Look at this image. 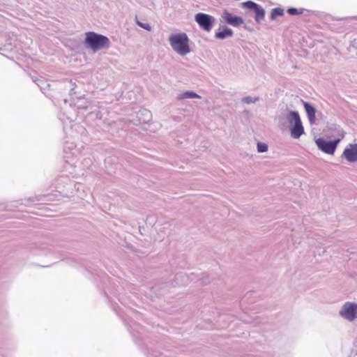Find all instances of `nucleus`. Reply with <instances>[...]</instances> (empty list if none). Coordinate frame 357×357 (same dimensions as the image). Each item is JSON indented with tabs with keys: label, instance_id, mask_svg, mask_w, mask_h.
<instances>
[{
	"label": "nucleus",
	"instance_id": "obj_16",
	"mask_svg": "<svg viewBox=\"0 0 357 357\" xmlns=\"http://www.w3.org/2000/svg\"><path fill=\"white\" fill-rule=\"evenodd\" d=\"M244 5L246 6L248 8H249L250 9H253V10H255L258 6V5L257 3H255V2L251 1L245 2Z\"/></svg>",
	"mask_w": 357,
	"mask_h": 357
},
{
	"label": "nucleus",
	"instance_id": "obj_18",
	"mask_svg": "<svg viewBox=\"0 0 357 357\" xmlns=\"http://www.w3.org/2000/svg\"><path fill=\"white\" fill-rule=\"evenodd\" d=\"M244 101H245V102H247V103H250L251 100H250V98H245L244 99Z\"/></svg>",
	"mask_w": 357,
	"mask_h": 357
},
{
	"label": "nucleus",
	"instance_id": "obj_7",
	"mask_svg": "<svg viewBox=\"0 0 357 357\" xmlns=\"http://www.w3.org/2000/svg\"><path fill=\"white\" fill-rule=\"evenodd\" d=\"M342 155L349 162L357 161V144H349Z\"/></svg>",
	"mask_w": 357,
	"mask_h": 357
},
{
	"label": "nucleus",
	"instance_id": "obj_14",
	"mask_svg": "<svg viewBox=\"0 0 357 357\" xmlns=\"http://www.w3.org/2000/svg\"><path fill=\"white\" fill-rule=\"evenodd\" d=\"M287 13L289 14V15H300L303 12H302V10H298L296 8H290L287 10Z\"/></svg>",
	"mask_w": 357,
	"mask_h": 357
},
{
	"label": "nucleus",
	"instance_id": "obj_12",
	"mask_svg": "<svg viewBox=\"0 0 357 357\" xmlns=\"http://www.w3.org/2000/svg\"><path fill=\"white\" fill-rule=\"evenodd\" d=\"M199 98H200L199 96H198L197 93H194L192 91H187L185 93H183L179 97L180 99Z\"/></svg>",
	"mask_w": 357,
	"mask_h": 357
},
{
	"label": "nucleus",
	"instance_id": "obj_19",
	"mask_svg": "<svg viewBox=\"0 0 357 357\" xmlns=\"http://www.w3.org/2000/svg\"><path fill=\"white\" fill-rule=\"evenodd\" d=\"M342 137H344V132H342Z\"/></svg>",
	"mask_w": 357,
	"mask_h": 357
},
{
	"label": "nucleus",
	"instance_id": "obj_15",
	"mask_svg": "<svg viewBox=\"0 0 357 357\" xmlns=\"http://www.w3.org/2000/svg\"><path fill=\"white\" fill-rule=\"evenodd\" d=\"M257 150L260 153L266 152L268 150V146L266 144L258 143Z\"/></svg>",
	"mask_w": 357,
	"mask_h": 357
},
{
	"label": "nucleus",
	"instance_id": "obj_6",
	"mask_svg": "<svg viewBox=\"0 0 357 357\" xmlns=\"http://www.w3.org/2000/svg\"><path fill=\"white\" fill-rule=\"evenodd\" d=\"M195 20L204 30L206 31H210L211 30L213 26V18L210 15L199 13L195 15Z\"/></svg>",
	"mask_w": 357,
	"mask_h": 357
},
{
	"label": "nucleus",
	"instance_id": "obj_10",
	"mask_svg": "<svg viewBox=\"0 0 357 357\" xmlns=\"http://www.w3.org/2000/svg\"><path fill=\"white\" fill-rule=\"evenodd\" d=\"M233 32L229 29H225L222 31L217 32L215 33V37L219 39H224L227 37L231 36Z\"/></svg>",
	"mask_w": 357,
	"mask_h": 357
},
{
	"label": "nucleus",
	"instance_id": "obj_2",
	"mask_svg": "<svg viewBox=\"0 0 357 357\" xmlns=\"http://www.w3.org/2000/svg\"><path fill=\"white\" fill-rule=\"evenodd\" d=\"M170 45L174 50L181 55H185L190 52L189 40L184 33L172 34L169 38Z\"/></svg>",
	"mask_w": 357,
	"mask_h": 357
},
{
	"label": "nucleus",
	"instance_id": "obj_13",
	"mask_svg": "<svg viewBox=\"0 0 357 357\" xmlns=\"http://www.w3.org/2000/svg\"><path fill=\"white\" fill-rule=\"evenodd\" d=\"M283 14H284L283 9H282L280 8H276L273 9L271 16L272 19H275L278 16L283 15Z\"/></svg>",
	"mask_w": 357,
	"mask_h": 357
},
{
	"label": "nucleus",
	"instance_id": "obj_17",
	"mask_svg": "<svg viewBox=\"0 0 357 357\" xmlns=\"http://www.w3.org/2000/svg\"><path fill=\"white\" fill-rule=\"evenodd\" d=\"M137 24L146 30L151 31V27L149 24H144V23L138 22Z\"/></svg>",
	"mask_w": 357,
	"mask_h": 357
},
{
	"label": "nucleus",
	"instance_id": "obj_8",
	"mask_svg": "<svg viewBox=\"0 0 357 357\" xmlns=\"http://www.w3.org/2000/svg\"><path fill=\"white\" fill-rule=\"evenodd\" d=\"M223 18L225 22L234 26H240L243 23V20L241 17L234 15L228 12H225Z\"/></svg>",
	"mask_w": 357,
	"mask_h": 357
},
{
	"label": "nucleus",
	"instance_id": "obj_3",
	"mask_svg": "<svg viewBox=\"0 0 357 357\" xmlns=\"http://www.w3.org/2000/svg\"><path fill=\"white\" fill-rule=\"evenodd\" d=\"M289 121L293 127L291 129V135L294 138H299L304 132V129L300 116L296 112H291L289 116Z\"/></svg>",
	"mask_w": 357,
	"mask_h": 357
},
{
	"label": "nucleus",
	"instance_id": "obj_5",
	"mask_svg": "<svg viewBox=\"0 0 357 357\" xmlns=\"http://www.w3.org/2000/svg\"><path fill=\"white\" fill-rule=\"evenodd\" d=\"M340 315L349 320L353 321L357 318V304L347 302L346 303L340 312Z\"/></svg>",
	"mask_w": 357,
	"mask_h": 357
},
{
	"label": "nucleus",
	"instance_id": "obj_4",
	"mask_svg": "<svg viewBox=\"0 0 357 357\" xmlns=\"http://www.w3.org/2000/svg\"><path fill=\"white\" fill-rule=\"evenodd\" d=\"M340 142V139H336L333 142H328L324 139L323 138H319L316 140V144L318 148L321 150L323 152L328 154H333L337 144Z\"/></svg>",
	"mask_w": 357,
	"mask_h": 357
},
{
	"label": "nucleus",
	"instance_id": "obj_11",
	"mask_svg": "<svg viewBox=\"0 0 357 357\" xmlns=\"http://www.w3.org/2000/svg\"><path fill=\"white\" fill-rule=\"evenodd\" d=\"M254 10L255 13L256 21L259 22L261 20L264 19L265 13L263 8L258 6Z\"/></svg>",
	"mask_w": 357,
	"mask_h": 357
},
{
	"label": "nucleus",
	"instance_id": "obj_1",
	"mask_svg": "<svg viewBox=\"0 0 357 357\" xmlns=\"http://www.w3.org/2000/svg\"><path fill=\"white\" fill-rule=\"evenodd\" d=\"M85 43L93 52L102 48H108L110 45L109 38L103 35L89 31L86 33Z\"/></svg>",
	"mask_w": 357,
	"mask_h": 357
},
{
	"label": "nucleus",
	"instance_id": "obj_9",
	"mask_svg": "<svg viewBox=\"0 0 357 357\" xmlns=\"http://www.w3.org/2000/svg\"><path fill=\"white\" fill-rule=\"evenodd\" d=\"M304 107L305 109V111L307 114V116L309 119V121L311 123H314L315 121V109L314 108L308 104L307 102H304Z\"/></svg>",
	"mask_w": 357,
	"mask_h": 357
}]
</instances>
